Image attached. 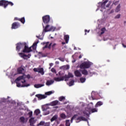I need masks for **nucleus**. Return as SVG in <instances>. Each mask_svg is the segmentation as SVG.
Listing matches in <instances>:
<instances>
[{
	"instance_id": "obj_1",
	"label": "nucleus",
	"mask_w": 126,
	"mask_h": 126,
	"mask_svg": "<svg viewBox=\"0 0 126 126\" xmlns=\"http://www.w3.org/2000/svg\"><path fill=\"white\" fill-rule=\"evenodd\" d=\"M38 43H39V40H37L31 47H28V46L25 43H18L16 44V50L18 52L22 50L23 53H30V52H32L33 50H36Z\"/></svg>"
},
{
	"instance_id": "obj_2",
	"label": "nucleus",
	"mask_w": 126,
	"mask_h": 126,
	"mask_svg": "<svg viewBox=\"0 0 126 126\" xmlns=\"http://www.w3.org/2000/svg\"><path fill=\"white\" fill-rule=\"evenodd\" d=\"M25 78H30V75H23L16 79L15 82L17 84V87H28L30 86V84H26Z\"/></svg>"
},
{
	"instance_id": "obj_3",
	"label": "nucleus",
	"mask_w": 126,
	"mask_h": 126,
	"mask_svg": "<svg viewBox=\"0 0 126 126\" xmlns=\"http://www.w3.org/2000/svg\"><path fill=\"white\" fill-rule=\"evenodd\" d=\"M93 102L90 103L87 107L85 108V110L83 111L84 116H89L92 113H96L98 112L97 108H93Z\"/></svg>"
},
{
	"instance_id": "obj_4",
	"label": "nucleus",
	"mask_w": 126,
	"mask_h": 126,
	"mask_svg": "<svg viewBox=\"0 0 126 126\" xmlns=\"http://www.w3.org/2000/svg\"><path fill=\"white\" fill-rule=\"evenodd\" d=\"M43 23H42L43 30L42 32V35L37 36L36 37L39 40H43L44 37V33L48 32V15H46L42 17Z\"/></svg>"
},
{
	"instance_id": "obj_5",
	"label": "nucleus",
	"mask_w": 126,
	"mask_h": 126,
	"mask_svg": "<svg viewBox=\"0 0 126 126\" xmlns=\"http://www.w3.org/2000/svg\"><path fill=\"white\" fill-rule=\"evenodd\" d=\"M72 77H73V74L69 72L68 75H65L63 77H55L54 80L57 82L63 81V80H65V81H67L69 78H72Z\"/></svg>"
},
{
	"instance_id": "obj_6",
	"label": "nucleus",
	"mask_w": 126,
	"mask_h": 126,
	"mask_svg": "<svg viewBox=\"0 0 126 126\" xmlns=\"http://www.w3.org/2000/svg\"><path fill=\"white\" fill-rule=\"evenodd\" d=\"M108 0H106L103 1V2H99L97 4V9L96 10V11H97V10H100V11H101V12H103V11H105V6H106V3H107V2H108Z\"/></svg>"
},
{
	"instance_id": "obj_7",
	"label": "nucleus",
	"mask_w": 126,
	"mask_h": 126,
	"mask_svg": "<svg viewBox=\"0 0 126 126\" xmlns=\"http://www.w3.org/2000/svg\"><path fill=\"white\" fill-rule=\"evenodd\" d=\"M8 4H9L11 6L13 5V3L11 1H6L4 0H0V6H2L3 5L4 8H6Z\"/></svg>"
},
{
	"instance_id": "obj_8",
	"label": "nucleus",
	"mask_w": 126,
	"mask_h": 126,
	"mask_svg": "<svg viewBox=\"0 0 126 126\" xmlns=\"http://www.w3.org/2000/svg\"><path fill=\"white\" fill-rule=\"evenodd\" d=\"M93 64V63L88 62H84L82 64H81L80 67V68H89L91 65Z\"/></svg>"
},
{
	"instance_id": "obj_9",
	"label": "nucleus",
	"mask_w": 126,
	"mask_h": 126,
	"mask_svg": "<svg viewBox=\"0 0 126 126\" xmlns=\"http://www.w3.org/2000/svg\"><path fill=\"white\" fill-rule=\"evenodd\" d=\"M61 29V27L57 29L55 27L50 26V25H48V32H54L56 31V30H60Z\"/></svg>"
},
{
	"instance_id": "obj_10",
	"label": "nucleus",
	"mask_w": 126,
	"mask_h": 126,
	"mask_svg": "<svg viewBox=\"0 0 126 126\" xmlns=\"http://www.w3.org/2000/svg\"><path fill=\"white\" fill-rule=\"evenodd\" d=\"M19 55L20 57L24 59V60H28V59H30L31 57V54H29L28 55H26L24 53H19Z\"/></svg>"
},
{
	"instance_id": "obj_11",
	"label": "nucleus",
	"mask_w": 126,
	"mask_h": 126,
	"mask_svg": "<svg viewBox=\"0 0 126 126\" xmlns=\"http://www.w3.org/2000/svg\"><path fill=\"white\" fill-rule=\"evenodd\" d=\"M35 96L36 97H37L38 100H42V99H45L47 98V96H48V92L45 93V94H36Z\"/></svg>"
},
{
	"instance_id": "obj_12",
	"label": "nucleus",
	"mask_w": 126,
	"mask_h": 126,
	"mask_svg": "<svg viewBox=\"0 0 126 126\" xmlns=\"http://www.w3.org/2000/svg\"><path fill=\"white\" fill-rule=\"evenodd\" d=\"M37 122V119H36L34 117H31L29 119V123H30V125L31 126H33L34 124H36V122Z\"/></svg>"
},
{
	"instance_id": "obj_13",
	"label": "nucleus",
	"mask_w": 126,
	"mask_h": 126,
	"mask_svg": "<svg viewBox=\"0 0 126 126\" xmlns=\"http://www.w3.org/2000/svg\"><path fill=\"white\" fill-rule=\"evenodd\" d=\"M34 71H35V72H39V73H41L42 75H44V69L43 68H34L33 69Z\"/></svg>"
},
{
	"instance_id": "obj_14",
	"label": "nucleus",
	"mask_w": 126,
	"mask_h": 126,
	"mask_svg": "<svg viewBox=\"0 0 126 126\" xmlns=\"http://www.w3.org/2000/svg\"><path fill=\"white\" fill-rule=\"evenodd\" d=\"M76 120L77 121H79L80 122H81V121H84V122H87L88 126H90L89 122H88V120L84 118V117H82V116L79 117L77 118Z\"/></svg>"
},
{
	"instance_id": "obj_15",
	"label": "nucleus",
	"mask_w": 126,
	"mask_h": 126,
	"mask_svg": "<svg viewBox=\"0 0 126 126\" xmlns=\"http://www.w3.org/2000/svg\"><path fill=\"white\" fill-rule=\"evenodd\" d=\"M18 27H20V24L17 22H15L12 25V29H17Z\"/></svg>"
},
{
	"instance_id": "obj_16",
	"label": "nucleus",
	"mask_w": 126,
	"mask_h": 126,
	"mask_svg": "<svg viewBox=\"0 0 126 126\" xmlns=\"http://www.w3.org/2000/svg\"><path fill=\"white\" fill-rule=\"evenodd\" d=\"M28 120V119H25V118L23 116L21 117L20 118V123H22V124H25V123H27V121Z\"/></svg>"
},
{
	"instance_id": "obj_17",
	"label": "nucleus",
	"mask_w": 126,
	"mask_h": 126,
	"mask_svg": "<svg viewBox=\"0 0 126 126\" xmlns=\"http://www.w3.org/2000/svg\"><path fill=\"white\" fill-rule=\"evenodd\" d=\"M14 20H18L19 21H21V22H22L23 24H24V23H25V18L24 17H23L21 19L16 17L14 18Z\"/></svg>"
},
{
	"instance_id": "obj_18",
	"label": "nucleus",
	"mask_w": 126,
	"mask_h": 126,
	"mask_svg": "<svg viewBox=\"0 0 126 126\" xmlns=\"http://www.w3.org/2000/svg\"><path fill=\"white\" fill-rule=\"evenodd\" d=\"M59 103H60V102L58 100H55L51 102L50 104H48V105H50V106H56L59 105Z\"/></svg>"
},
{
	"instance_id": "obj_19",
	"label": "nucleus",
	"mask_w": 126,
	"mask_h": 126,
	"mask_svg": "<svg viewBox=\"0 0 126 126\" xmlns=\"http://www.w3.org/2000/svg\"><path fill=\"white\" fill-rule=\"evenodd\" d=\"M75 75L77 77H80L81 76V72L80 71L77 70L74 72Z\"/></svg>"
},
{
	"instance_id": "obj_20",
	"label": "nucleus",
	"mask_w": 126,
	"mask_h": 126,
	"mask_svg": "<svg viewBox=\"0 0 126 126\" xmlns=\"http://www.w3.org/2000/svg\"><path fill=\"white\" fill-rule=\"evenodd\" d=\"M42 110L43 112H46V111H47V110H48V104L43 105L42 106Z\"/></svg>"
},
{
	"instance_id": "obj_21",
	"label": "nucleus",
	"mask_w": 126,
	"mask_h": 126,
	"mask_svg": "<svg viewBox=\"0 0 126 126\" xmlns=\"http://www.w3.org/2000/svg\"><path fill=\"white\" fill-rule=\"evenodd\" d=\"M64 39L65 40V43L66 44H67V43H68V41H69V35H65L64 36Z\"/></svg>"
},
{
	"instance_id": "obj_22",
	"label": "nucleus",
	"mask_w": 126,
	"mask_h": 126,
	"mask_svg": "<svg viewBox=\"0 0 126 126\" xmlns=\"http://www.w3.org/2000/svg\"><path fill=\"white\" fill-rule=\"evenodd\" d=\"M53 19L50 17V15H48V23L50 24H53Z\"/></svg>"
},
{
	"instance_id": "obj_23",
	"label": "nucleus",
	"mask_w": 126,
	"mask_h": 126,
	"mask_svg": "<svg viewBox=\"0 0 126 126\" xmlns=\"http://www.w3.org/2000/svg\"><path fill=\"white\" fill-rule=\"evenodd\" d=\"M40 113L41 111H40V109H36L34 112V115H35V116H38V115Z\"/></svg>"
},
{
	"instance_id": "obj_24",
	"label": "nucleus",
	"mask_w": 126,
	"mask_h": 126,
	"mask_svg": "<svg viewBox=\"0 0 126 126\" xmlns=\"http://www.w3.org/2000/svg\"><path fill=\"white\" fill-rule=\"evenodd\" d=\"M102 105H103V102L102 101H98L95 104V107L98 108V107H99L100 106H102Z\"/></svg>"
},
{
	"instance_id": "obj_25",
	"label": "nucleus",
	"mask_w": 126,
	"mask_h": 126,
	"mask_svg": "<svg viewBox=\"0 0 126 126\" xmlns=\"http://www.w3.org/2000/svg\"><path fill=\"white\" fill-rule=\"evenodd\" d=\"M18 73H23L24 72V69L22 67H20L18 69Z\"/></svg>"
},
{
	"instance_id": "obj_26",
	"label": "nucleus",
	"mask_w": 126,
	"mask_h": 126,
	"mask_svg": "<svg viewBox=\"0 0 126 126\" xmlns=\"http://www.w3.org/2000/svg\"><path fill=\"white\" fill-rule=\"evenodd\" d=\"M121 11V4H119L116 7L115 9V12H119Z\"/></svg>"
},
{
	"instance_id": "obj_27",
	"label": "nucleus",
	"mask_w": 126,
	"mask_h": 126,
	"mask_svg": "<svg viewBox=\"0 0 126 126\" xmlns=\"http://www.w3.org/2000/svg\"><path fill=\"white\" fill-rule=\"evenodd\" d=\"M44 84H35L34 85L35 88H40V87H43L44 86Z\"/></svg>"
},
{
	"instance_id": "obj_28",
	"label": "nucleus",
	"mask_w": 126,
	"mask_h": 126,
	"mask_svg": "<svg viewBox=\"0 0 126 126\" xmlns=\"http://www.w3.org/2000/svg\"><path fill=\"white\" fill-rule=\"evenodd\" d=\"M67 84H68L69 86H72V85H74V80H72L69 83H67Z\"/></svg>"
},
{
	"instance_id": "obj_29",
	"label": "nucleus",
	"mask_w": 126,
	"mask_h": 126,
	"mask_svg": "<svg viewBox=\"0 0 126 126\" xmlns=\"http://www.w3.org/2000/svg\"><path fill=\"white\" fill-rule=\"evenodd\" d=\"M62 68L63 69L65 70V69H69V65H65L62 67Z\"/></svg>"
},
{
	"instance_id": "obj_30",
	"label": "nucleus",
	"mask_w": 126,
	"mask_h": 126,
	"mask_svg": "<svg viewBox=\"0 0 126 126\" xmlns=\"http://www.w3.org/2000/svg\"><path fill=\"white\" fill-rule=\"evenodd\" d=\"M57 119H58V115H55L51 119V122H54V121H56Z\"/></svg>"
},
{
	"instance_id": "obj_31",
	"label": "nucleus",
	"mask_w": 126,
	"mask_h": 126,
	"mask_svg": "<svg viewBox=\"0 0 126 126\" xmlns=\"http://www.w3.org/2000/svg\"><path fill=\"white\" fill-rule=\"evenodd\" d=\"M105 31H106V29L105 28H103L102 29H101V32L99 34V36H101V35H103V34H104V33H105Z\"/></svg>"
},
{
	"instance_id": "obj_32",
	"label": "nucleus",
	"mask_w": 126,
	"mask_h": 126,
	"mask_svg": "<svg viewBox=\"0 0 126 126\" xmlns=\"http://www.w3.org/2000/svg\"><path fill=\"white\" fill-rule=\"evenodd\" d=\"M60 117L62 119H66V115L64 113H62L60 114Z\"/></svg>"
},
{
	"instance_id": "obj_33",
	"label": "nucleus",
	"mask_w": 126,
	"mask_h": 126,
	"mask_svg": "<svg viewBox=\"0 0 126 126\" xmlns=\"http://www.w3.org/2000/svg\"><path fill=\"white\" fill-rule=\"evenodd\" d=\"M70 121L69 120H66L65 121V126H70Z\"/></svg>"
},
{
	"instance_id": "obj_34",
	"label": "nucleus",
	"mask_w": 126,
	"mask_h": 126,
	"mask_svg": "<svg viewBox=\"0 0 126 126\" xmlns=\"http://www.w3.org/2000/svg\"><path fill=\"white\" fill-rule=\"evenodd\" d=\"M43 50H44L45 49H47L48 48V42L46 43H43Z\"/></svg>"
},
{
	"instance_id": "obj_35",
	"label": "nucleus",
	"mask_w": 126,
	"mask_h": 126,
	"mask_svg": "<svg viewBox=\"0 0 126 126\" xmlns=\"http://www.w3.org/2000/svg\"><path fill=\"white\" fill-rule=\"evenodd\" d=\"M82 73L84 75H87V74H88V71L85 69H84L82 71Z\"/></svg>"
},
{
	"instance_id": "obj_36",
	"label": "nucleus",
	"mask_w": 126,
	"mask_h": 126,
	"mask_svg": "<svg viewBox=\"0 0 126 126\" xmlns=\"http://www.w3.org/2000/svg\"><path fill=\"white\" fill-rule=\"evenodd\" d=\"M80 80L81 83H84V82H85V81L86 80V78L81 77L80 78Z\"/></svg>"
},
{
	"instance_id": "obj_37",
	"label": "nucleus",
	"mask_w": 126,
	"mask_h": 126,
	"mask_svg": "<svg viewBox=\"0 0 126 126\" xmlns=\"http://www.w3.org/2000/svg\"><path fill=\"white\" fill-rule=\"evenodd\" d=\"M54 81L53 80H51L49 81H48V86H50V85H52V84H53V83H54Z\"/></svg>"
},
{
	"instance_id": "obj_38",
	"label": "nucleus",
	"mask_w": 126,
	"mask_h": 126,
	"mask_svg": "<svg viewBox=\"0 0 126 126\" xmlns=\"http://www.w3.org/2000/svg\"><path fill=\"white\" fill-rule=\"evenodd\" d=\"M59 101H63L64 100H65V97L64 96H60L59 98Z\"/></svg>"
},
{
	"instance_id": "obj_39",
	"label": "nucleus",
	"mask_w": 126,
	"mask_h": 126,
	"mask_svg": "<svg viewBox=\"0 0 126 126\" xmlns=\"http://www.w3.org/2000/svg\"><path fill=\"white\" fill-rule=\"evenodd\" d=\"M51 46H52V48H54L55 46H56V43L53 44L52 45V43H50L48 47V49H51Z\"/></svg>"
},
{
	"instance_id": "obj_40",
	"label": "nucleus",
	"mask_w": 126,
	"mask_h": 126,
	"mask_svg": "<svg viewBox=\"0 0 126 126\" xmlns=\"http://www.w3.org/2000/svg\"><path fill=\"white\" fill-rule=\"evenodd\" d=\"M75 57H76V54L72 55V58L74 60L72 61V63H75V62H76V60H75Z\"/></svg>"
},
{
	"instance_id": "obj_41",
	"label": "nucleus",
	"mask_w": 126,
	"mask_h": 126,
	"mask_svg": "<svg viewBox=\"0 0 126 126\" xmlns=\"http://www.w3.org/2000/svg\"><path fill=\"white\" fill-rule=\"evenodd\" d=\"M54 93H55V91L48 92V95H52V94H54Z\"/></svg>"
},
{
	"instance_id": "obj_42",
	"label": "nucleus",
	"mask_w": 126,
	"mask_h": 126,
	"mask_svg": "<svg viewBox=\"0 0 126 126\" xmlns=\"http://www.w3.org/2000/svg\"><path fill=\"white\" fill-rule=\"evenodd\" d=\"M115 19H119L120 18H121V14H118L117 15H116L115 17H114Z\"/></svg>"
},
{
	"instance_id": "obj_43",
	"label": "nucleus",
	"mask_w": 126,
	"mask_h": 126,
	"mask_svg": "<svg viewBox=\"0 0 126 126\" xmlns=\"http://www.w3.org/2000/svg\"><path fill=\"white\" fill-rule=\"evenodd\" d=\"M28 115L29 116V118H32V116H33V112L30 111Z\"/></svg>"
},
{
	"instance_id": "obj_44",
	"label": "nucleus",
	"mask_w": 126,
	"mask_h": 126,
	"mask_svg": "<svg viewBox=\"0 0 126 126\" xmlns=\"http://www.w3.org/2000/svg\"><path fill=\"white\" fill-rule=\"evenodd\" d=\"M39 54L41 55L42 57H43V58H44L45 57H47V56H48L47 54H42V52H39Z\"/></svg>"
},
{
	"instance_id": "obj_45",
	"label": "nucleus",
	"mask_w": 126,
	"mask_h": 126,
	"mask_svg": "<svg viewBox=\"0 0 126 126\" xmlns=\"http://www.w3.org/2000/svg\"><path fill=\"white\" fill-rule=\"evenodd\" d=\"M58 60L61 61V62H64V58H63L60 57L58 58Z\"/></svg>"
},
{
	"instance_id": "obj_46",
	"label": "nucleus",
	"mask_w": 126,
	"mask_h": 126,
	"mask_svg": "<svg viewBox=\"0 0 126 126\" xmlns=\"http://www.w3.org/2000/svg\"><path fill=\"white\" fill-rule=\"evenodd\" d=\"M51 71H52V72H53L54 73H57V71L54 68H52L51 69Z\"/></svg>"
},
{
	"instance_id": "obj_47",
	"label": "nucleus",
	"mask_w": 126,
	"mask_h": 126,
	"mask_svg": "<svg viewBox=\"0 0 126 126\" xmlns=\"http://www.w3.org/2000/svg\"><path fill=\"white\" fill-rule=\"evenodd\" d=\"M80 106H81L82 107H84L85 106V103L81 102L80 103Z\"/></svg>"
},
{
	"instance_id": "obj_48",
	"label": "nucleus",
	"mask_w": 126,
	"mask_h": 126,
	"mask_svg": "<svg viewBox=\"0 0 126 126\" xmlns=\"http://www.w3.org/2000/svg\"><path fill=\"white\" fill-rule=\"evenodd\" d=\"M79 109H80V106H76V107L74 108V109H75V110H79Z\"/></svg>"
},
{
	"instance_id": "obj_49",
	"label": "nucleus",
	"mask_w": 126,
	"mask_h": 126,
	"mask_svg": "<svg viewBox=\"0 0 126 126\" xmlns=\"http://www.w3.org/2000/svg\"><path fill=\"white\" fill-rule=\"evenodd\" d=\"M77 116H78L77 114H76L75 115H74L72 118L74 120H75V119H76V118H77Z\"/></svg>"
},
{
	"instance_id": "obj_50",
	"label": "nucleus",
	"mask_w": 126,
	"mask_h": 126,
	"mask_svg": "<svg viewBox=\"0 0 126 126\" xmlns=\"http://www.w3.org/2000/svg\"><path fill=\"white\" fill-rule=\"evenodd\" d=\"M49 65H50V67H49V69H51V67H52V66H53V65H54V63H50L49 64Z\"/></svg>"
},
{
	"instance_id": "obj_51",
	"label": "nucleus",
	"mask_w": 126,
	"mask_h": 126,
	"mask_svg": "<svg viewBox=\"0 0 126 126\" xmlns=\"http://www.w3.org/2000/svg\"><path fill=\"white\" fill-rule=\"evenodd\" d=\"M115 12V10H111L109 12V14H112V13H114Z\"/></svg>"
},
{
	"instance_id": "obj_52",
	"label": "nucleus",
	"mask_w": 126,
	"mask_h": 126,
	"mask_svg": "<svg viewBox=\"0 0 126 126\" xmlns=\"http://www.w3.org/2000/svg\"><path fill=\"white\" fill-rule=\"evenodd\" d=\"M1 101L2 102H6V99H5L4 98H1Z\"/></svg>"
},
{
	"instance_id": "obj_53",
	"label": "nucleus",
	"mask_w": 126,
	"mask_h": 126,
	"mask_svg": "<svg viewBox=\"0 0 126 126\" xmlns=\"http://www.w3.org/2000/svg\"><path fill=\"white\" fill-rule=\"evenodd\" d=\"M90 31V30L87 31V30H85V35H87L86 32H88V33H89Z\"/></svg>"
},
{
	"instance_id": "obj_54",
	"label": "nucleus",
	"mask_w": 126,
	"mask_h": 126,
	"mask_svg": "<svg viewBox=\"0 0 126 126\" xmlns=\"http://www.w3.org/2000/svg\"><path fill=\"white\" fill-rule=\"evenodd\" d=\"M119 1H116V2H115L114 3V4H115V5H117V4H118V3H119Z\"/></svg>"
},
{
	"instance_id": "obj_55",
	"label": "nucleus",
	"mask_w": 126,
	"mask_h": 126,
	"mask_svg": "<svg viewBox=\"0 0 126 126\" xmlns=\"http://www.w3.org/2000/svg\"><path fill=\"white\" fill-rule=\"evenodd\" d=\"M73 120H74L73 118H71L70 122L71 123V124H72L73 122Z\"/></svg>"
},
{
	"instance_id": "obj_56",
	"label": "nucleus",
	"mask_w": 126,
	"mask_h": 126,
	"mask_svg": "<svg viewBox=\"0 0 126 126\" xmlns=\"http://www.w3.org/2000/svg\"><path fill=\"white\" fill-rule=\"evenodd\" d=\"M55 63H56V64H59L60 62H59V61H56V62H55Z\"/></svg>"
},
{
	"instance_id": "obj_57",
	"label": "nucleus",
	"mask_w": 126,
	"mask_h": 126,
	"mask_svg": "<svg viewBox=\"0 0 126 126\" xmlns=\"http://www.w3.org/2000/svg\"><path fill=\"white\" fill-rule=\"evenodd\" d=\"M94 93H95V92H93L92 93V98H93V94H94Z\"/></svg>"
},
{
	"instance_id": "obj_58",
	"label": "nucleus",
	"mask_w": 126,
	"mask_h": 126,
	"mask_svg": "<svg viewBox=\"0 0 126 126\" xmlns=\"http://www.w3.org/2000/svg\"><path fill=\"white\" fill-rule=\"evenodd\" d=\"M122 46L123 47H124V48H126V46L125 44H124V43L122 44Z\"/></svg>"
},
{
	"instance_id": "obj_59",
	"label": "nucleus",
	"mask_w": 126,
	"mask_h": 126,
	"mask_svg": "<svg viewBox=\"0 0 126 126\" xmlns=\"http://www.w3.org/2000/svg\"><path fill=\"white\" fill-rule=\"evenodd\" d=\"M110 6V3L106 5V7H109Z\"/></svg>"
},
{
	"instance_id": "obj_60",
	"label": "nucleus",
	"mask_w": 126,
	"mask_h": 126,
	"mask_svg": "<svg viewBox=\"0 0 126 126\" xmlns=\"http://www.w3.org/2000/svg\"><path fill=\"white\" fill-rule=\"evenodd\" d=\"M103 40L104 41H107V39L106 38V37H104Z\"/></svg>"
},
{
	"instance_id": "obj_61",
	"label": "nucleus",
	"mask_w": 126,
	"mask_h": 126,
	"mask_svg": "<svg viewBox=\"0 0 126 126\" xmlns=\"http://www.w3.org/2000/svg\"><path fill=\"white\" fill-rule=\"evenodd\" d=\"M90 74H95V73L94 72L92 73L91 72H90Z\"/></svg>"
},
{
	"instance_id": "obj_62",
	"label": "nucleus",
	"mask_w": 126,
	"mask_h": 126,
	"mask_svg": "<svg viewBox=\"0 0 126 126\" xmlns=\"http://www.w3.org/2000/svg\"><path fill=\"white\" fill-rule=\"evenodd\" d=\"M82 58V56L81 55H80L79 57V59H81Z\"/></svg>"
},
{
	"instance_id": "obj_63",
	"label": "nucleus",
	"mask_w": 126,
	"mask_h": 126,
	"mask_svg": "<svg viewBox=\"0 0 126 126\" xmlns=\"http://www.w3.org/2000/svg\"><path fill=\"white\" fill-rule=\"evenodd\" d=\"M65 44V42H62V45H64Z\"/></svg>"
},
{
	"instance_id": "obj_64",
	"label": "nucleus",
	"mask_w": 126,
	"mask_h": 126,
	"mask_svg": "<svg viewBox=\"0 0 126 126\" xmlns=\"http://www.w3.org/2000/svg\"><path fill=\"white\" fill-rule=\"evenodd\" d=\"M80 121H78V120H77L76 121V123H79Z\"/></svg>"
}]
</instances>
